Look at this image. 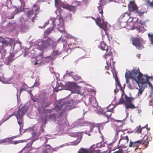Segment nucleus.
I'll use <instances>...</instances> for the list:
<instances>
[{
    "label": "nucleus",
    "instance_id": "nucleus-1",
    "mask_svg": "<svg viewBox=\"0 0 153 153\" xmlns=\"http://www.w3.org/2000/svg\"><path fill=\"white\" fill-rule=\"evenodd\" d=\"M101 1H100L99 3V6L97 7V8L100 15L96 14L95 15V17L96 19V23L97 25L105 31V34L108 36L107 23L104 22L103 19H103V11L102 5H101Z\"/></svg>",
    "mask_w": 153,
    "mask_h": 153
},
{
    "label": "nucleus",
    "instance_id": "nucleus-2",
    "mask_svg": "<svg viewBox=\"0 0 153 153\" xmlns=\"http://www.w3.org/2000/svg\"><path fill=\"white\" fill-rule=\"evenodd\" d=\"M57 45V42L53 39L49 37L39 42L38 45L40 48V49H45L51 47L55 48Z\"/></svg>",
    "mask_w": 153,
    "mask_h": 153
},
{
    "label": "nucleus",
    "instance_id": "nucleus-3",
    "mask_svg": "<svg viewBox=\"0 0 153 153\" xmlns=\"http://www.w3.org/2000/svg\"><path fill=\"white\" fill-rule=\"evenodd\" d=\"M145 137H144L143 140H139L134 142H132L131 140L130 141V143L129 145V147H136L134 149V150L136 151L138 149V146L141 144H143L145 145V147H147L148 146L149 142L152 140V137L150 135H148L146 137V139Z\"/></svg>",
    "mask_w": 153,
    "mask_h": 153
},
{
    "label": "nucleus",
    "instance_id": "nucleus-4",
    "mask_svg": "<svg viewBox=\"0 0 153 153\" xmlns=\"http://www.w3.org/2000/svg\"><path fill=\"white\" fill-rule=\"evenodd\" d=\"M39 7L37 6L36 4H34L32 9L28 10L27 12V17L26 22H34L37 15L39 12Z\"/></svg>",
    "mask_w": 153,
    "mask_h": 153
},
{
    "label": "nucleus",
    "instance_id": "nucleus-5",
    "mask_svg": "<svg viewBox=\"0 0 153 153\" xmlns=\"http://www.w3.org/2000/svg\"><path fill=\"white\" fill-rule=\"evenodd\" d=\"M27 111V110L26 106H24L22 107H19L17 111L13 113L6 119H3V121L1 122V123L8 120L13 115H15L18 120L19 119H21L22 118Z\"/></svg>",
    "mask_w": 153,
    "mask_h": 153
},
{
    "label": "nucleus",
    "instance_id": "nucleus-6",
    "mask_svg": "<svg viewBox=\"0 0 153 153\" xmlns=\"http://www.w3.org/2000/svg\"><path fill=\"white\" fill-rule=\"evenodd\" d=\"M151 78V77L148 76L147 75H145L143 76L142 73H139L138 78V85L147 86V83L149 84L150 86H152V84L149 81V79Z\"/></svg>",
    "mask_w": 153,
    "mask_h": 153
},
{
    "label": "nucleus",
    "instance_id": "nucleus-7",
    "mask_svg": "<svg viewBox=\"0 0 153 153\" xmlns=\"http://www.w3.org/2000/svg\"><path fill=\"white\" fill-rule=\"evenodd\" d=\"M128 6L130 12H133L138 16H143L145 13L144 11H141L139 10L138 8L134 1H130Z\"/></svg>",
    "mask_w": 153,
    "mask_h": 153
},
{
    "label": "nucleus",
    "instance_id": "nucleus-8",
    "mask_svg": "<svg viewBox=\"0 0 153 153\" xmlns=\"http://www.w3.org/2000/svg\"><path fill=\"white\" fill-rule=\"evenodd\" d=\"M79 100L75 99L65 102L64 105L65 110H69L75 108V105L79 102Z\"/></svg>",
    "mask_w": 153,
    "mask_h": 153
},
{
    "label": "nucleus",
    "instance_id": "nucleus-9",
    "mask_svg": "<svg viewBox=\"0 0 153 153\" xmlns=\"http://www.w3.org/2000/svg\"><path fill=\"white\" fill-rule=\"evenodd\" d=\"M131 40L133 45L135 46L138 49L140 50L144 48L143 45L141 43L142 40L141 39L138 37L131 38Z\"/></svg>",
    "mask_w": 153,
    "mask_h": 153
},
{
    "label": "nucleus",
    "instance_id": "nucleus-10",
    "mask_svg": "<svg viewBox=\"0 0 153 153\" xmlns=\"http://www.w3.org/2000/svg\"><path fill=\"white\" fill-rule=\"evenodd\" d=\"M114 108L115 107H114L111 109H108L109 106H108L107 107V110L106 111H103L101 112L102 114L105 116L107 118L108 121L105 122V124L107 123L108 122V119L111 115L112 113L113 112Z\"/></svg>",
    "mask_w": 153,
    "mask_h": 153
},
{
    "label": "nucleus",
    "instance_id": "nucleus-11",
    "mask_svg": "<svg viewBox=\"0 0 153 153\" xmlns=\"http://www.w3.org/2000/svg\"><path fill=\"white\" fill-rule=\"evenodd\" d=\"M105 57L106 61V64L111 63V61L113 60L112 53L110 50H107Z\"/></svg>",
    "mask_w": 153,
    "mask_h": 153
},
{
    "label": "nucleus",
    "instance_id": "nucleus-12",
    "mask_svg": "<svg viewBox=\"0 0 153 153\" xmlns=\"http://www.w3.org/2000/svg\"><path fill=\"white\" fill-rule=\"evenodd\" d=\"M19 24L23 30H26L28 28V26L27 25L26 21L23 17H21L20 18Z\"/></svg>",
    "mask_w": 153,
    "mask_h": 153
},
{
    "label": "nucleus",
    "instance_id": "nucleus-13",
    "mask_svg": "<svg viewBox=\"0 0 153 153\" xmlns=\"http://www.w3.org/2000/svg\"><path fill=\"white\" fill-rule=\"evenodd\" d=\"M97 148L94 145H93L90 147V149L88 151L89 153H105L106 151H102L100 150L97 149Z\"/></svg>",
    "mask_w": 153,
    "mask_h": 153
},
{
    "label": "nucleus",
    "instance_id": "nucleus-14",
    "mask_svg": "<svg viewBox=\"0 0 153 153\" xmlns=\"http://www.w3.org/2000/svg\"><path fill=\"white\" fill-rule=\"evenodd\" d=\"M129 140V137L128 135L121 136L119 141V143H121V146L125 145L128 143Z\"/></svg>",
    "mask_w": 153,
    "mask_h": 153
},
{
    "label": "nucleus",
    "instance_id": "nucleus-15",
    "mask_svg": "<svg viewBox=\"0 0 153 153\" xmlns=\"http://www.w3.org/2000/svg\"><path fill=\"white\" fill-rule=\"evenodd\" d=\"M55 48H53L54 50L51 56H48L45 57V59H48V61H49L52 59L53 57H52V56H58L61 54V52L59 51V50L57 49H55Z\"/></svg>",
    "mask_w": 153,
    "mask_h": 153
},
{
    "label": "nucleus",
    "instance_id": "nucleus-16",
    "mask_svg": "<svg viewBox=\"0 0 153 153\" xmlns=\"http://www.w3.org/2000/svg\"><path fill=\"white\" fill-rule=\"evenodd\" d=\"M139 73H141L138 68L137 69H133L131 71V74L132 78L136 80L138 78V76Z\"/></svg>",
    "mask_w": 153,
    "mask_h": 153
},
{
    "label": "nucleus",
    "instance_id": "nucleus-17",
    "mask_svg": "<svg viewBox=\"0 0 153 153\" xmlns=\"http://www.w3.org/2000/svg\"><path fill=\"white\" fill-rule=\"evenodd\" d=\"M62 7L66 9L75 13L76 11V7L75 6H73L71 5H70L68 4L63 5Z\"/></svg>",
    "mask_w": 153,
    "mask_h": 153
},
{
    "label": "nucleus",
    "instance_id": "nucleus-18",
    "mask_svg": "<svg viewBox=\"0 0 153 153\" xmlns=\"http://www.w3.org/2000/svg\"><path fill=\"white\" fill-rule=\"evenodd\" d=\"M57 20L55 19L52 21V23L53 24V27L51 28H49L46 30L44 32V34L45 36L48 35L54 29V27L56 25V22Z\"/></svg>",
    "mask_w": 153,
    "mask_h": 153
},
{
    "label": "nucleus",
    "instance_id": "nucleus-19",
    "mask_svg": "<svg viewBox=\"0 0 153 153\" xmlns=\"http://www.w3.org/2000/svg\"><path fill=\"white\" fill-rule=\"evenodd\" d=\"M126 106V110H128L129 108L131 109H134L136 108L134 105L131 103H126L125 104Z\"/></svg>",
    "mask_w": 153,
    "mask_h": 153
},
{
    "label": "nucleus",
    "instance_id": "nucleus-20",
    "mask_svg": "<svg viewBox=\"0 0 153 153\" xmlns=\"http://www.w3.org/2000/svg\"><path fill=\"white\" fill-rule=\"evenodd\" d=\"M124 98L125 102L127 103H131L132 101L134 99V98L128 97L125 94H124Z\"/></svg>",
    "mask_w": 153,
    "mask_h": 153
},
{
    "label": "nucleus",
    "instance_id": "nucleus-21",
    "mask_svg": "<svg viewBox=\"0 0 153 153\" xmlns=\"http://www.w3.org/2000/svg\"><path fill=\"white\" fill-rule=\"evenodd\" d=\"M32 137L33 138V139L32 140H34V141L39 139L40 134L39 132H34L32 133Z\"/></svg>",
    "mask_w": 153,
    "mask_h": 153
},
{
    "label": "nucleus",
    "instance_id": "nucleus-22",
    "mask_svg": "<svg viewBox=\"0 0 153 153\" xmlns=\"http://www.w3.org/2000/svg\"><path fill=\"white\" fill-rule=\"evenodd\" d=\"M14 55L13 53H11L7 58V65H9L10 63L14 60Z\"/></svg>",
    "mask_w": 153,
    "mask_h": 153
},
{
    "label": "nucleus",
    "instance_id": "nucleus-23",
    "mask_svg": "<svg viewBox=\"0 0 153 153\" xmlns=\"http://www.w3.org/2000/svg\"><path fill=\"white\" fill-rule=\"evenodd\" d=\"M81 140V138L78 137L74 141L70 142V144L72 145H76L80 143Z\"/></svg>",
    "mask_w": 153,
    "mask_h": 153
},
{
    "label": "nucleus",
    "instance_id": "nucleus-24",
    "mask_svg": "<svg viewBox=\"0 0 153 153\" xmlns=\"http://www.w3.org/2000/svg\"><path fill=\"white\" fill-rule=\"evenodd\" d=\"M80 89V88L79 87L76 86L71 90L72 93L73 94L75 93L78 94H81Z\"/></svg>",
    "mask_w": 153,
    "mask_h": 153
},
{
    "label": "nucleus",
    "instance_id": "nucleus-25",
    "mask_svg": "<svg viewBox=\"0 0 153 153\" xmlns=\"http://www.w3.org/2000/svg\"><path fill=\"white\" fill-rule=\"evenodd\" d=\"M115 79L116 82V85H118L120 88V90L123 91V90L122 89V87L119 82L118 79L117 78V76L116 74L115 76Z\"/></svg>",
    "mask_w": 153,
    "mask_h": 153
},
{
    "label": "nucleus",
    "instance_id": "nucleus-26",
    "mask_svg": "<svg viewBox=\"0 0 153 153\" xmlns=\"http://www.w3.org/2000/svg\"><path fill=\"white\" fill-rule=\"evenodd\" d=\"M62 89V84L60 83L57 84L56 87L54 88V91L57 92Z\"/></svg>",
    "mask_w": 153,
    "mask_h": 153
},
{
    "label": "nucleus",
    "instance_id": "nucleus-27",
    "mask_svg": "<svg viewBox=\"0 0 153 153\" xmlns=\"http://www.w3.org/2000/svg\"><path fill=\"white\" fill-rule=\"evenodd\" d=\"M129 13L126 12L122 13L120 16V18L122 19L125 18L128 20L129 18Z\"/></svg>",
    "mask_w": 153,
    "mask_h": 153
},
{
    "label": "nucleus",
    "instance_id": "nucleus-28",
    "mask_svg": "<svg viewBox=\"0 0 153 153\" xmlns=\"http://www.w3.org/2000/svg\"><path fill=\"white\" fill-rule=\"evenodd\" d=\"M98 47L103 51L106 50V51L107 50H108V47L103 43H101V44L99 45H98Z\"/></svg>",
    "mask_w": 153,
    "mask_h": 153
},
{
    "label": "nucleus",
    "instance_id": "nucleus-29",
    "mask_svg": "<svg viewBox=\"0 0 153 153\" xmlns=\"http://www.w3.org/2000/svg\"><path fill=\"white\" fill-rule=\"evenodd\" d=\"M57 25H59V27L58 28L59 31L61 33H64L65 32V30L64 27L63 25L62 24L59 25V24H57Z\"/></svg>",
    "mask_w": 153,
    "mask_h": 153
},
{
    "label": "nucleus",
    "instance_id": "nucleus-30",
    "mask_svg": "<svg viewBox=\"0 0 153 153\" xmlns=\"http://www.w3.org/2000/svg\"><path fill=\"white\" fill-rule=\"evenodd\" d=\"M146 87V86L145 85H144V86H139V88L138 89L139 91L138 92V95H142L145 88Z\"/></svg>",
    "mask_w": 153,
    "mask_h": 153
},
{
    "label": "nucleus",
    "instance_id": "nucleus-31",
    "mask_svg": "<svg viewBox=\"0 0 153 153\" xmlns=\"http://www.w3.org/2000/svg\"><path fill=\"white\" fill-rule=\"evenodd\" d=\"M34 142V140H32L28 144H27L25 147L24 148V149H27L28 148L29 149H31V147L32 145Z\"/></svg>",
    "mask_w": 153,
    "mask_h": 153
},
{
    "label": "nucleus",
    "instance_id": "nucleus-32",
    "mask_svg": "<svg viewBox=\"0 0 153 153\" xmlns=\"http://www.w3.org/2000/svg\"><path fill=\"white\" fill-rule=\"evenodd\" d=\"M147 35L149 39L151 42V44L153 46V33H148Z\"/></svg>",
    "mask_w": 153,
    "mask_h": 153
},
{
    "label": "nucleus",
    "instance_id": "nucleus-33",
    "mask_svg": "<svg viewBox=\"0 0 153 153\" xmlns=\"http://www.w3.org/2000/svg\"><path fill=\"white\" fill-rule=\"evenodd\" d=\"M49 119L51 120H56V114L55 113H53L50 114L49 116Z\"/></svg>",
    "mask_w": 153,
    "mask_h": 153
},
{
    "label": "nucleus",
    "instance_id": "nucleus-34",
    "mask_svg": "<svg viewBox=\"0 0 153 153\" xmlns=\"http://www.w3.org/2000/svg\"><path fill=\"white\" fill-rule=\"evenodd\" d=\"M121 148L120 149L121 151V152H123V153H126L127 151V147L126 146H125L124 145H121Z\"/></svg>",
    "mask_w": 153,
    "mask_h": 153
},
{
    "label": "nucleus",
    "instance_id": "nucleus-35",
    "mask_svg": "<svg viewBox=\"0 0 153 153\" xmlns=\"http://www.w3.org/2000/svg\"><path fill=\"white\" fill-rule=\"evenodd\" d=\"M125 76L126 78L132 79L131 74V71H128L126 72L125 74Z\"/></svg>",
    "mask_w": 153,
    "mask_h": 153
},
{
    "label": "nucleus",
    "instance_id": "nucleus-36",
    "mask_svg": "<svg viewBox=\"0 0 153 153\" xmlns=\"http://www.w3.org/2000/svg\"><path fill=\"white\" fill-rule=\"evenodd\" d=\"M78 153H89L88 151L85 149L80 148L78 151Z\"/></svg>",
    "mask_w": 153,
    "mask_h": 153
},
{
    "label": "nucleus",
    "instance_id": "nucleus-37",
    "mask_svg": "<svg viewBox=\"0 0 153 153\" xmlns=\"http://www.w3.org/2000/svg\"><path fill=\"white\" fill-rule=\"evenodd\" d=\"M123 93L122 94V96L121 97V98L119 100V102L117 104L118 105L123 104L125 102V101L123 99Z\"/></svg>",
    "mask_w": 153,
    "mask_h": 153
},
{
    "label": "nucleus",
    "instance_id": "nucleus-38",
    "mask_svg": "<svg viewBox=\"0 0 153 153\" xmlns=\"http://www.w3.org/2000/svg\"><path fill=\"white\" fill-rule=\"evenodd\" d=\"M148 132L147 129L145 127H142L141 129V134L143 135H146Z\"/></svg>",
    "mask_w": 153,
    "mask_h": 153
},
{
    "label": "nucleus",
    "instance_id": "nucleus-39",
    "mask_svg": "<svg viewBox=\"0 0 153 153\" xmlns=\"http://www.w3.org/2000/svg\"><path fill=\"white\" fill-rule=\"evenodd\" d=\"M104 123H100L99 124H97V125L96 126H94L93 128H96L97 129L98 131H100V128H101V127L102 126V125Z\"/></svg>",
    "mask_w": 153,
    "mask_h": 153
},
{
    "label": "nucleus",
    "instance_id": "nucleus-40",
    "mask_svg": "<svg viewBox=\"0 0 153 153\" xmlns=\"http://www.w3.org/2000/svg\"><path fill=\"white\" fill-rule=\"evenodd\" d=\"M72 76L74 79L76 80L80 79L81 78V77L80 76L75 73L74 75H73Z\"/></svg>",
    "mask_w": 153,
    "mask_h": 153
},
{
    "label": "nucleus",
    "instance_id": "nucleus-41",
    "mask_svg": "<svg viewBox=\"0 0 153 153\" xmlns=\"http://www.w3.org/2000/svg\"><path fill=\"white\" fill-rule=\"evenodd\" d=\"M142 128L140 126H139L136 127L135 128L136 131L138 133H140L141 132Z\"/></svg>",
    "mask_w": 153,
    "mask_h": 153
},
{
    "label": "nucleus",
    "instance_id": "nucleus-42",
    "mask_svg": "<svg viewBox=\"0 0 153 153\" xmlns=\"http://www.w3.org/2000/svg\"><path fill=\"white\" fill-rule=\"evenodd\" d=\"M147 3L148 4L150 7L153 8V0H148Z\"/></svg>",
    "mask_w": 153,
    "mask_h": 153
},
{
    "label": "nucleus",
    "instance_id": "nucleus-43",
    "mask_svg": "<svg viewBox=\"0 0 153 153\" xmlns=\"http://www.w3.org/2000/svg\"><path fill=\"white\" fill-rule=\"evenodd\" d=\"M79 133L78 132L70 134V135L71 137H79Z\"/></svg>",
    "mask_w": 153,
    "mask_h": 153
},
{
    "label": "nucleus",
    "instance_id": "nucleus-44",
    "mask_svg": "<svg viewBox=\"0 0 153 153\" xmlns=\"http://www.w3.org/2000/svg\"><path fill=\"white\" fill-rule=\"evenodd\" d=\"M61 41V42H63V43H65V44H66V42L63 38H62V37H61L59 38L57 41H56V42H57V44L60 41Z\"/></svg>",
    "mask_w": 153,
    "mask_h": 153
},
{
    "label": "nucleus",
    "instance_id": "nucleus-45",
    "mask_svg": "<svg viewBox=\"0 0 153 153\" xmlns=\"http://www.w3.org/2000/svg\"><path fill=\"white\" fill-rule=\"evenodd\" d=\"M15 14H16L14 13V12L12 13L11 14H10V15H8V18L9 19H13Z\"/></svg>",
    "mask_w": 153,
    "mask_h": 153
},
{
    "label": "nucleus",
    "instance_id": "nucleus-46",
    "mask_svg": "<svg viewBox=\"0 0 153 153\" xmlns=\"http://www.w3.org/2000/svg\"><path fill=\"white\" fill-rule=\"evenodd\" d=\"M75 73L73 71H71L70 72H69L68 71H66V75H68V76H72V75H74Z\"/></svg>",
    "mask_w": 153,
    "mask_h": 153
},
{
    "label": "nucleus",
    "instance_id": "nucleus-47",
    "mask_svg": "<svg viewBox=\"0 0 153 153\" xmlns=\"http://www.w3.org/2000/svg\"><path fill=\"white\" fill-rule=\"evenodd\" d=\"M1 42H2V44L6 46H7L9 44L8 42L7 41L4 40L3 38V39L2 40Z\"/></svg>",
    "mask_w": 153,
    "mask_h": 153
},
{
    "label": "nucleus",
    "instance_id": "nucleus-48",
    "mask_svg": "<svg viewBox=\"0 0 153 153\" xmlns=\"http://www.w3.org/2000/svg\"><path fill=\"white\" fill-rule=\"evenodd\" d=\"M32 149H29L28 148L27 149H26L25 150L24 149V148L22 149V150L21 151L23 152H26L27 153H28V152Z\"/></svg>",
    "mask_w": 153,
    "mask_h": 153
},
{
    "label": "nucleus",
    "instance_id": "nucleus-49",
    "mask_svg": "<svg viewBox=\"0 0 153 153\" xmlns=\"http://www.w3.org/2000/svg\"><path fill=\"white\" fill-rule=\"evenodd\" d=\"M36 59L37 61H39L40 60H41L42 59V55L41 54L37 56Z\"/></svg>",
    "mask_w": 153,
    "mask_h": 153
},
{
    "label": "nucleus",
    "instance_id": "nucleus-50",
    "mask_svg": "<svg viewBox=\"0 0 153 153\" xmlns=\"http://www.w3.org/2000/svg\"><path fill=\"white\" fill-rule=\"evenodd\" d=\"M113 1H114L115 2L119 3H123L125 1V0H113Z\"/></svg>",
    "mask_w": 153,
    "mask_h": 153
},
{
    "label": "nucleus",
    "instance_id": "nucleus-51",
    "mask_svg": "<svg viewBox=\"0 0 153 153\" xmlns=\"http://www.w3.org/2000/svg\"><path fill=\"white\" fill-rule=\"evenodd\" d=\"M45 131V130L43 128V127L41 126L40 127V131L39 132V133H40V134L42 133H43Z\"/></svg>",
    "mask_w": 153,
    "mask_h": 153
},
{
    "label": "nucleus",
    "instance_id": "nucleus-52",
    "mask_svg": "<svg viewBox=\"0 0 153 153\" xmlns=\"http://www.w3.org/2000/svg\"><path fill=\"white\" fill-rule=\"evenodd\" d=\"M96 147H97V148H101L103 147V146L102 145L101 143H100L97 144L96 146Z\"/></svg>",
    "mask_w": 153,
    "mask_h": 153
},
{
    "label": "nucleus",
    "instance_id": "nucleus-53",
    "mask_svg": "<svg viewBox=\"0 0 153 153\" xmlns=\"http://www.w3.org/2000/svg\"><path fill=\"white\" fill-rule=\"evenodd\" d=\"M28 49H25V52L24 54V57L26 56L28 54Z\"/></svg>",
    "mask_w": 153,
    "mask_h": 153
},
{
    "label": "nucleus",
    "instance_id": "nucleus-54",
    "mask_svg": "<svg viewBox=\"0 0 153 153\" xmlns=\"http://www.w3.org/2000/svg\"><path fill=\"white\" fill-rule=\"evenodd\" d=\"M13 138L12 137H10L9 138H6V140L7 141V143L9 142L10 143L13 140Z\"/></svg>",
    "mask_w": 153,
    "mask_h": 153
},
{
    "label": "nucleus",
    "instance_id": "nucleus-55",
    "mask_svg": "<svg viewBox=\"0 0 153 153\" xmlns=\"http://www.w3.org/2000/svg\"><path fill=\"white\" fill-rule=\"evenodd\" d=\"M18 120V123L19 124V125H21L22 124V123L23 122L22 118L21 119H19L18 120Z\"/></svg>",
    "mask_w": 153,
    "mask_h": 153
},
{
    "label": "nucleus",
    "instance_id": "nucleus-56",
    "mask_svg": "<svg viewBox=\"0 0 153 153\" xmlns=\"http://www.w3.org/2000/svg\"><path fill=\"white\" fill-rule=\"evenodd\" d=\"M51 146L47 144L45 145V149H46L50 150L51 149Z\"/></svg>",
    "mask_w": 153,
    "mask_h": 153
},
{
    "label": "nucleus",
    "instance_id": "nucleus-57",
    "mask_svg": "<svg viewBox=\"0 0 153 153\" xmlns=\"http://www.w3.org/2000/svg\"><path fill=\"white\" fill-rule=\"evenodd\" d=\"M107 64V65L105 66V68L107 70L109 69V66L111 65V63H109L108 64Z\"/></svg>",
    "mask_w": 153,
    "mask_h": 153
},
{
    "label": "nucleus",
    "instance_id": "nucleus-58",
    "mask_svg": "<svg viewBox=\"0 0 153 153\" xmlns=\"http://www.w3.org/2000/svg\"><path fill=\"white\" fill-rule=\"evenodd\" d=\"M6 140V138L0 140V144L1 143H4L6 142L7 143V141Z\"/></svg>",
    "mask_w": 153,
    "mask_h": 153
},
{
    "label": "nucleus",
    "instance_id": "nucleus-59",
    "mask_svg": "<svg viewBox=\"0 0 153 153\" xmlns=\"http://www.w3.org/2000/svg\"><path fill=\"white\" fill-rule=\"evenodd\" d=\"M39 85V83L38 82H35L33 87H38Z\"/></svg>",
    "mask_w": 153,
    "mask_h": 153
},
{
    "label": "nucleus",
    "instance_id": "nucleus-60",
    "mask_svg": "<svg viewBox=\"0 0 153 153\" xmlns=\"http://www.w3.org/2000/svg\"><path fill=\"white\" fill-rule=\"evenodd\" d=\"M21 142L19 141H13V143L14 144H17V143H20ZM21 142H23V140Z\"/></svg>",
    "mask_w": 153,
    "mask_h": 153
},
{
    "label": "nucleus",
    "instance_id": "nucleus-61",
    "mask_svg": "<svg viewBox=\"0 0 153 153\" xmlns=\"http://www.w3.org/2000/svg\"><path fill=\"white\" fill-rule=\"evenodd\" d=\"M149 105H153V100L152 99L150 100Z\"/></svg>",
    "mask_w": 153,
    "mask_h": 153
},
{
    "label": "nucleus",
    "instance_id": "nucleus-62",
    "mask_svg": "<svg viewBox=\"0 0 153 153\" xmlns=\"http://www.w3.org/2000/svg\"><path fill=\"white\" fill-rule=\"evenodd\" d=\"M120 131L117 130L116 131L115 136H118V133Z\"/></svg>",
    "mask_w": 153,
    "mask_h": 153
},
{
    "label": "nucleus",
    "instance_id": "nucleus-63",
    "mask_svg": "<svg viewBox=\"0 0 153 153\" xmlns=\"http://www.w3.org/2000/svg\"><path fill=\"white\" fill-rule=\"evenodd\" d=\"M113 153H123V152H121L120 149L119 150L116 151L115 152H114Z\"/></svg>",
    "mask_w": 153,
    "mask_h": 153
},
{
    "label": "nucleus",
    "instance_id": "nucleus-64",
    "mask_svg": "<svg viewBox=\"0 0 153 153\" xmlns=\"http://www.w3.org/2000/svg\"><path fill=\"white\" fill-rule=\"evenodd\" d=\"M59 0H55V4L56 5H57L59 4Z\"/></svg>",
    "mask_w": 153,
    "mask_h": 153
}]
</instances>
